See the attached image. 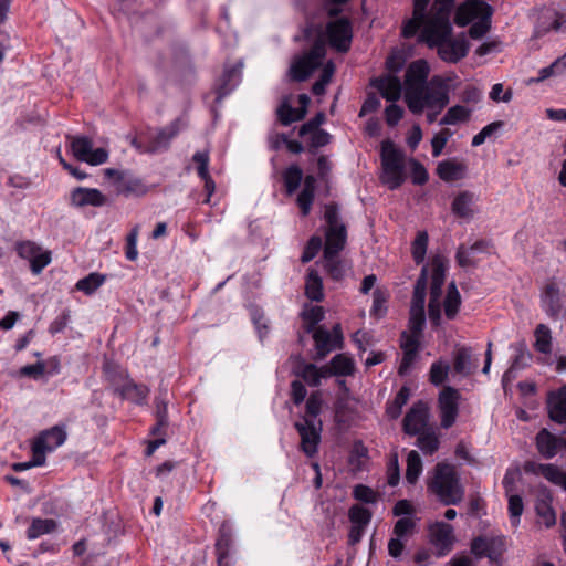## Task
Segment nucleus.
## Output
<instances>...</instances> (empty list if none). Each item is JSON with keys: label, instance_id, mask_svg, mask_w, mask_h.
I'll use <instances>...</instances> for the list:
<instances>
[{"label": "nucleus", "instance_id": "obj_1", "mask_svg": "<svg viewBox=\"0 0 566 566\" xmlns=\"http://www.w3.org/2000/svg\"><path fill=\"white\" fill-rule=\"evenodd\" d=\"M455 0H434L431 10L426 15L418 30V42L424 43L429 49L441 44L449 35H452L450 21Z\"/></svg>", "mask_w": 566, "mask_h": 566}, {"label": "nucleus", "instance_id": "obj_2", "mask_svg": "<svg viewBox=\"0 0 566 566\" xmlns=\"http://www.w3.org/2000/svg\"><path fill=\"white\" fill-rule=\"evenodd\" d=\"M427 488L446 506L460 504L465 495V488L457 468L447 462L436 464Z\"/></svg>", "mask_w": 566, "mask_h": 566}, {"label": "nucleus", "instance_id": "obj_3", "mask_svg": "<svg viewBox=\"0 0 566 566\" xmlns=\"http://www.w3.org/2000/svg\"><path fill=\"white\" fill-rule=\"evenodd\" d=\"M416 99L407 98L406 104L412 114H421L424 108L441 112L450 102L449 78L434 75L416 93Z\"/></svg>", "mask_w": 566, "mask_h": 566}, {"label": "nucleus", "instance_id": "obj_4", "mask_svg": "<svg viewBox=\"0 0 566 566\" xmlns=\"http://www.w3.org/2000/svg\"><path fill=\"white\" fill-rule=\"evenodd\" d=\"M493 8L481 0H469L458 7L454 14V23L458 27H465L475 21L469 29V35L472 39H481L491 29V18Z\"/></svg>", "mask_w": 566, "mask_h": 566}, {"label": "nucleus", "instance_id": "obj_5", "mask_svg": "<svg viewBox=\"0 0 566 566\" xmlns=\"http://www.w3.org/2000/svg\"><path fill=\"white\" fill-rule=\"evenodd\" d=\"M325 55V39L319 34L308 51L293 59L290 66L291 78L296 82L306 81L322 65Z\"/></svg>", "mask_w": 566, "mask_h": 566}, {"label": "nucleus", "instance_id": "obj_6", "mask_svg": "<svg viewBox=\"0 0 566 566\" xmlns=\"http://www.w3.org/2000/svg\"><path fill=\"white\" fill-rule=\"evenodd\" d=\"M381 181L389 189H396L405 180L403 175V154L389 140L381 145Z\"/></svg>", "mask_w": 566, "mask_h": 566}, {"label": "nucleus", "instance_id": "obj_7", "mask_svg": "<svg viewBox=\"0 0 566 566\" xmlns=\"http://www.w3.org/2000/svg\"><path fill=\"white\" fill-rule=\"evenodd\" d=\"M325 244L323 256H337L344 250L347 230L338 214H324Z\"/></svg>", "mask_w": 566, "mask_h": 566}, {"label": "nucleus", "instance_id": "obj_8", "mask_svg": "<svg viewBox=\"0 0 566 566\" xmlns=\"http://www.w3.org/2000/svg\"><path fill=\"white\" fill-rule=\"evenodd\" d=\"M104 176L118 195L142 196L147 192L146 185L138 178L127 171H120L114 168H106Z\"/></svg>", "mask_w": 566, "mask_h": 566}, {"label": "nucleus", "instance_id": "obj_9", "mask_svg": "<svg viewBox=\"0 0 566 566\" xmlns=\"http://www.w3.org/2000/svg\"><path fill=\"white\" fill-rule=\"evenodd\" d=\"M301 442L300 449L307 458H314L318 453V447L322 440L323 422L297 420L294 422Z\"/></svg>", "mask_w": 566, "mask_h": 566}, {"label": "nucleus", "instance_id": "obj_10", "mask_svg": "<svg viewBox=\"0 0 566 566\" xmlns=\"http://www.w3.org/2000/svg\"><path fill=\"white\" fill-rule=\"evenodd\" d=\"M312 333L315 342V360H322L332 350L342 347L343 334L339 325L334 326L332 333L323 326H318Z\"/></svg>", "mask_w": 566, "mask_h": 566}, {"label": "nucleus", "instance_id": "obj_11", "mask_svg": "<svg viewBox=\"0 0 566 566\" xmlns=\"http://www.w3.org/2000/svg\"><path fill=\"white\" fill-rule=\"evenodd\" d=\"M429 72L426 60H417L408 65L405 73V101L409 97L416 99V93L429 82Z\"/></svg>", "mask_w": 566, "mask_h": 566}, {"label": "nucleus", "instance_id": "obj_12", "mask_svg": "<svg viewBox=\"0 0 566 566\" xmlns=\"http://www.w3.org/2000/svg\"><path fill=\"white\" fill-rule=\"evenodd\" d=\"M460 392L450 386L442 389L438 398L440 409L441 427L443 429L451 428L459 413Z\"/></svg>", "mask_w": 566, "mask_h": 566}, {"label": "nucleus", "instance_id": "obj_13", "mask_svg": "<svg viewBox=\"0 0 566 566\" xmlns=\"http://www.w3.org/2000/svg\"><path fill=\"white\" fill-rule=\"evenodd\" d=\"M326 35L332 48L338 52H347L353 38L350 21L346 18H340L327 23Z\"/></svg>", "mask_w": 566, "mask_h": 566}, {"label": "nucleus", "instance_id": "obj_14", "mask_svg": "<svg viewBox=\"0 0 566 566\" xmlns=\"http://www.w3.org/2000/svg\"><path fill=\"white\" fill-rule=\"evenodd\" d=\"M434 49H437L438 56L443 62L455 64L467 56L470 45L464 33H461L457 38L449 35Z\"/></svg>", "mask_w": 566, "mask_h": 566}, {"label": "nucleus", "instance_id": "obj_15", "mask_svg": "<svg viewBox=\"0 0 566 566\" xmlns=\"http://www.w3.org/2000/svg\"><path fill=\"white\" fill-rule=\"evenodd\" d=\"M15 251L20 258L30 262V269L33 274H40L51 262V253L49 251H41V248L32 241L18 242Z\"/></svg>", "mask_w": 566, "mask_h": 566}, {"label": "nucleus", "instance_id": "obj_16", "mask_svg": "<svg viewBox=\"0 0 566 566\" xmlns=\"http://www.w3.org/2000/svg\"><path fill=\"white\" fill-rule=\"evenodd\" d=\"M73 156L92 166H98L107 161L108 151L105 148L93 149L88 137H73Z\"/></svg>", "mask_w": 566, "mask_h": 566}, {"label": "nucleus", "instance_id": "obj_17", "mask_svg": "<svg viewBox=\"0 0 566 566\" xmlns=\"http://www.w3.org/2000/svg\"><path fill=\"white\" fill-rule=\"evenodd\" d=\"M66 440V432L63 427L54 426L42 431L32 444V452L45 457L46 452H51Z\"/></svg>", "mask_w": 566, "mask_h": 566}, {"label": "nucleus", "instance_id": "obj_18", "mask_svg": "<svg viewBox=\"0 0 566 566\" xmlns=\"http://www.w3.org/2000/svg\"><path fill=\"white\" fill-rule=\"evenodd\" d=\"M186 125L187 123L182 118H176L168 126L159 129L154 136L149 137L147 150L149 153L166 150L171 139H174Z\"/></svg>", "mask_w": 566, "mask_h": 566}, {"label": "nucleus", "instance_id": "obj_19", "mask_svg": "<svg viewBox=\"0 0 566 566\" xmlns=\"http://www.w3.org/2000/svg\"><path fill=\"white\" fill-rule=\"evenodd\" d=\"M429 418L428 407L424 402H416L403 418V431L409 436H419L424 432Z\"/></svg>", "mask_w": 566, "mask_h": 566}, {"label": "nucleus", "instance_id": "obj_20", "mask_svg": "<svg viewBox=\"0 0 566 566\" xmlns=\"http://www.w3.org/2000/svg\"><path fill=\"white\" fill-rule=\"evenodd\" d=\"M542 308L552 319H558L562 313L560 290L554 282L547 283L541 295Z\"/></svg>", "mask_w": 566, "mask_h": 566}, {"label": "nucleus", "instance_id": "obj_21", "mask_svg": "<svg viewBox=\"0 0 566 566\" xmlns=\"http://www.w3.org/2000/svg\"><path fill=\"white\" fill-rule=\"evenodd\" d=\"M431 542L438 548V555L444 556L453 545V527L444 522H438L430 531Z\"/></svg>", "mask_w": 566, "mask_h": 566}, {"label": "nucleus", "instance_id": "obj_22", "mask_svg": "<svg viewBox=\"0 0 566 566\" xmlns=\"http://www.w3.org/2000/svg\"><path fill=\"white\" fill-rule=\"evenodd\" d=\"M429 2L430 0H413L412 17L403 22L401 30V35L405 39L413 38L418 33L426 15L429 14L427 13Z\"/></svg>", "mask_w": 566, "mask_h": 566}, {"label": "nucleus", "instance_id": "obj_23", "mask_svg": "<svg viewBox=\"0 0 566 566\" xmlns=\"http://www.w3.org/2000/svg\"><path fill=\"white\" fill-rule=\"evenodd\" d=\"M371 85L389 102H396L401 96V82L397 76L387 75L374 78Z\"/></svg>", "mask_w": 566, "mask_h": 566}, {"label": "nucleus", "instance_id": "obj_24", "mask_svg": "<svg viewBox=\"0 0 566 566\" xmlns=\"http://www.w3.org/2000/svg\"><path fill=\"white\" fill-rule=\"evenodd\" d=\"M535 440L539 454L545 459L554 458L562 446V438L556 437L546 428L537 432Z\"/></svg>", "mask_w": 566, "mask_h": 566}, {"label": "nucleus", "instance_id": "obj_25", "mask_svg": "<svg viewBox=\"0 0 566 566\" xmlns=\"http://www.w3.org/2000/svg\"><path fill=\"white\" fill-rule=\"evenodd\" d=\"M532 361V354L528 350L525 343H518L515 346V356L511 363V366L503 375V381H510L516 378L520 370L524 369Z\"/></svg>", "mask_w": 566, "mask_h": 566}, {"label": "nucleus", "instance_id": "obj_26", "mask_svg": "<svg viewBox=\"0 0 566 566\" xmlns=\"http://www.w3.org/2000/svg\"><path fill=\"white\" fill-rule=\"evenodd\" d=\"M478 368V359L472 358L471 347H459L453 355V370L462 376L471 375Z\"/></svg>", "mask_w": 566, "mask_h": 566}, {"label": "nucleus", "instance_id": "obj_27", "mask_svg": "<svg viewBox=\"0 0 566 566\" xmlns=\"http://www.w3.org/2000/svg\"><path fill=\"white\" fill-rule=\"evenodd\" d=\"M240 77V67L233 66L231 69H226L223 74L218 81L216 93V102L221 103L222 99L229 95L235 85L239 83Z\"/></svg>", "mask_w": 566, "mask_h": 566}, {"label": "nucleus", "instance_id": "obj_28", "mask_svg": "<svg viewBox=\"0 0 566 566\" xmlns=\"http://www.w3.org/2000/svg\"><path fill=\"white\" fill-rule=\"evenodd\" d=\"M524 469L527 473L542 475L553 484L558 485L564 473L557 465L552 463L526 462Z\"/></svg>", "mask_w": 566, "mask_h": 566}, {"label": "nucleus", "instance_id": "obj_29", "mask_svg": "<svg viewBox=\"0 0 566 566\" xmlns=\"http://www.w3.org/2000/svg\"><path fill=\"white\" fill-rule=\"evenodd\" d=\"M465 171L467 166L454 159L442 160L437 167V175L440 179L447 182L462 179L465 175Z\"/></svg>", "mask_w": 566, "mask_h": 566}, {"label": "nucleus", "instance_id": "obj_30", "mask_svg": "<svg viewBox=\"0 0 566 566\" xmlns=\"http://www.w3.org/2000/svg\"><path fill=\"white\" fill-rule=\"evenodd\" d=\"M114 391L123 399L129 400L137 405H142L149 392L146 386L137 385L132 380H126L122 386L116 387Z\"/></svg>", "mask_w": 566, "mask_h": 566}, {"label": "nucleus", "instance_id": "obj_31", "mask_svg": "<svg viewBox=\"0 0 566 566\" xmlns=\"http://www.w3.org/2000/svg\"><path fill=\"white\" fill-rule=\"evenodd\" d=\"M428 285V268L421 269L420 275L416 281L412 292L410 311L424 312L426 294Z\"/></svg>", "mask_w": 566, "mask_h": 566}, {"label": "nucleus", "instance_id": "obj_32", "mask_svg": "<svg viewBox=\"0 0 566 566\" xmlns=\"http://www.w3.org/2000/svg\"><path fill=\"white\" fill-rule=\"evenodd\" d=\"M488 248V242L484 240H479L474 242L472 245L467 247L461 244L455 254V259L458 264L461 268H468L474 264L473 256L475 253L485 252Z\"/></svg>", "mask_w": 566, "mask_h": 566}, {"label": "nucleus", "instance_id": "obj_33", "mask_svg": "<svg viewBox=\"0 0 566 566\" xmlns=\"http://www.w3.org/2000/svg\"><path fill=\"white\" fill-rule=\"evenodd\" d=\"M57 528V523L53 518L34 517L27 530V538L35 539L42 535L54 533Z\"/></svg>", "mask_w": 566, "mask_h": 566}, {"label": "nucleus", "instance_id": "obj_34", "mask_svg": "<svg viewBox=\"0 0 566 566\" xmlns=\"http://www.w3.org/2000/svg\"><path fill=\"white\" fill-rule=\"evenodd\" d=\"M305 295L314 302H321L324 298L323 281L318 272L310 269L305 282Z\"/></svg>", "mask_w": 566, "mask_h": 566}, {"label": "nucleus", "instance_id": "obj_35", "mask_svg": "<svg viewBox=\"0 0 566 566\" xmlns=\"http://www.w3.org/2000/svg\"><path fill=\"white\" fill-rule=\"evenodd\" d=\"M106 201L105 196L97 189L78 188L73 191V203L78 206L92 205L99 207Z\"/></svg>", "mask_w": 566, "mask_h": 566}, {"label": "nucleus", "instance_id": "obj_36", "mask_svg": "<svg viewBox=\"0 0 566 566\" xmlns=\"http://www.w3.org/2000/svg\"><path fill=\"white\" fill-rule=\"evenodd\" d=\"M461 306V295L454 282L448 285L447 295L443 301V311L448 319H454Z\"/></svg>", "mask_w": 566, "mask_h": 566}, {"label": "nucleus", "instance_id": "obj_37", "mask_svg": "<svg viewBox=\"0 0 566 566\" xmlns=\"http://www.w3.org/2000/svg\"><path fill=\"white\" fill-rule=\"evenodd\" d=\"M323 409V396L321 391H313L305 402V413L300 420L317 422Z\"/></svg>", "mask_w": 566, "mask_h": 566}, {"label": "nucleus", "instance_id": "obj_38", "mask_svg": "<svg viewBox=\"0 0 566 566\" xmlns=\"http://www.w3.org/2000/svg\"><path fill=\"white\" fill-rule=\"evenodd\" d=\"M156 405V424L151 428L150 432L151 434H160L163 430H165L169 422H168V401L166 397H163L159 395L155 399Z\"/></svg>", "mask_w": 566, "mask_h": 566}, {"label": "nucleus", "instance_id": "obj_39", "mask_svg": "<svg viewBox=\"0 0 566 566\" xmlns=\"http://www.w3.org/2000/svg\"><path fill=\"white\" fill-rule=\"evenodd\" d=\"M192 160H193V163H196L198 165V167H197L198 175L202 180H205L206 189L209 192H212L214 189V182L211 179V177L209 175V169H208L209 168V151L208 150L197 151L192 156Z\"/></svg>", "mask_w": 566, "mask_h": 566}, {"label": "nucleus", "instance_id": "obj_40", "mask_svg": "<svg viewBox=\"0 0 566 566\" xmlns=\"http://www.w3.org/2000/svg\"><path fill=\"white\" fill-rule=\"evenodd\" d=\"M315 184L316 180L313 176L308 175L304 179V186L301 192L297 196V205L302 212H308L315 193Z\"/></svg>", "mask_w": 566, "mask_h": 566}, {"label": "nucleus", "instance_id": "obj_41", "mask_svg": "<svg viewBox=\"0 0 566 566\" xmlns=\"http://www.w3.org/2000/svg\"><path fill=\"white\" fill-rule=\"evenodd\" d=\"M410 397V389L407 386H402L396 394L392 401H389L386 407V413L390 419H397L402 412L403 406L408 402Z\"/></svg>", "mask_w": 566, "mask_h": 566}, {"label": "nucleus", "instance_id": "obj_42", "mask_svg": "<svg viewBox=\"0 0 566 566\" xmlns=\"http://www.w3.org/2000/svg\"><path fill=\"white\" fill-rule=\"evenodd\" d=\"M106 275L98 272H92L85 277L78 280L75 289L83 292L85 295H92L96 290L104 284Z\"/></svg>", "mask_w": 566, "mask_h": 566}, {"label": "nucleus", "instance_id": "obj_43", "mask_svg": "<svg viewBox=\"0 0 566 566\" xmlns=\"http://www.w3.org/2000/svg\"><path fill=\"white\" fill-rule=\"evenodd\" d=\"M479 197L471 191L460 192L452 202V212H473L478 209Z\"/></svg>", "mask_w": 566, "mask_h": 566}, {"label": "nucleus", "instance_id": "obj_44", "mask_svg": "<svg viewBox=\"0 0 566 566\" xmlns=\"http://www.w3.org/2000/svg\"><path fill=\"white\" fill-rule=\"evenodd\" d=\"M295 375L301 377L304 382L311 387H318L321 385L322 375L315 364L302 363L295 370Z\"/></svg>", "mask_w": 566, "mask_h": 566}, {"label": "nucleus", "instance_id": "obj_45", "mask_svg": "<svg viewBox=\"0 0 566 566\" xmlns=\"http://www.w3.org/2000/svg\"><path fill=\"white\" fill-rule=\"evenodd\" d=\"M535 349L541 354H551L552 352V334L551 329L545 324H538L534 331Z\"/></svg>", "mask_w": 566, "mask_h": 566}, {"label": "nucleus", "instance_id": "obj_46", "mask_svg": "<svg viewBox=\"0 0 566 566\" xmlns=\"http://www.w3.org/2000/svg\"><path fill=\"white\" fill-rule=\"evenodd\" d=\"M324 259V270L327 275L336 282L342 281L346 275V265L344 261L337 256H323Z\"/></svg>", "mask_w": 566, "mask_h": 566}, {"label": "nucleus", "instance_id": "obj_47", "mask_svg": "<svg viewBox=\"0 0 566 566\" xmlns=\"http://www.w3.org/2000/svg\"><path fill=\"white\" fill-rule=\"evenodd\" d=\"M332 373L335 376H350L355 371V363L353 358L348 357L345 354L335 355L332 360Z\"/></svg>", "mask_w": 566, "mask_h": 566}, {"label": "nucleus", "instance_id": "obj_48", "mask_svg": "<svg viewBox=\"0 0 566 566\" xmlns=\"http://www.w3.org/2000/svg\"><path fill=\"white\" fill-rule=\"evenodd\" d=\"M306 111L292 107L289 103H282L277 108V117L282 125L289 126L305 117Z\"/></svg>", "mask_w": 566, "mask_h": 566}, {"label": "nucleus", "instance_id": "obj_49", "mask_svg": "<svg viewBox=\"0 0 566 566\" xmlns=\"http://www.w3.org/2000/svg\"><path fill=\"white\" fill-rule=\"evenodd\" d=\"M566 70V53L556 59L551 65L543 67L538 71V77L531 78L530 83H539L546 78L564 73Z\"/></svg>", "mask_w": 566, "mask_h": 566}, {"label": "nucleus", "instance_id": "obj_50", "mask_svg": "<svg viewBox=\"0 0 566 566\" xmlns=\"http://www.w3.org/2000/svg\"><path fill=\"white\" fill-rule=\"evenodd\" d=\"M283 182L286 192L292 195L300 187L303 179V171L297 165H291L283 171Z\"/></svg>", "mask_w": 566, "mask_h": 566}, {"label": "nucleus", "instance_id": "obj_51", "mask_svg": "<svg viewBox=\"0 0 566 566\" xmlns=\"http://www.w3.org/2000/svg\"><path fill=\"white\" fill-rule=\"evenodd\" d=\"M422 472V460L420 454L412 450L407 457L406 480L410 484H415Z\"/></svg>", "mask_w": 566, "mask_h": 566}, {"label": "nucleus", "instance_id": "obj_52", "mask_svg": "<svg viewBox=\"0 0 566 566\" xmlns=\"http://www.w3.org/2000/svg\"><path fill=\"white\" fill-rule=\"evenodd\" d=\"M471 116V109L462 106V105H454L450 107L446 115L441 118L440 125H455L461 122L469 120Z\"/></svg>", "mask_w": 566, "mask_h": 566}, {"label": "nucleus", "instance_id": "obj_53", "mask_svg": "<svg viewBox=\"0 0 566 566\" xmlns=\"http://www.w3.org/2000/svg\"><path fill=\"white\" fill-rule=\"evenodd\" d=\"M488 552L485 555L491 562L500 564L502 555L506 549V541L504 536H496L489 539Z\"/></svg>", "mask_w": 566, "mask_h": 566}, {"label": "nucleus", "instance_id": "obj_54", "mask_svg": "<svg viewBox=\"0 0 566 566\" xmlns=\"http://www.w3.org/2000/svg\"><path fill=\"white\" fill-rule=\"evenodd\" d=\"M439 438L433 431H424L418 436L417 446L424 454H433L439 449Z\"/></svg>", "mask_w": 566, "mask_h": 566}, {"label": "nucleus", "instance_id": "obj_55", "mask_svg": "<svg viewBox=\"0 0 566 566\" xmlns=\"http://www.w3.org/2000/svg\"><path fill=\"white\" fill-rule=\"evenodd\" d=\"M428 240V233L426 231H419L412 242V258L418 265L423 263L426 259Z\"/></svg>", "mask_w": 566, "mask_h": 566}, {"label": "nucleus", "instance_id": "obj_56", "mask_svg": "<svg viewBox=\"0 0 566 566\" xmlns=\"http://www.w3.org/2000/svg\"><path fill=\"white\" fill-rule=\"evenodd\" d=\"M324 310L322 306H312L311 308L304 311L302 313V317L306 323L305 332L312 333L317 327L316 325L324 319Z\"/></svg>", "mask_w": 566, "mask_h": 566}, {"label": "nucleus", "instance_id": "obj_57", "mask_svg": "<svg viewBox=\"0 0 566 566\" xmlns=\"http://www.w3.org/2000/svg\"><path fill=\"white\" fill-rule=\"evenodd\" d=\"M334 71L335 66L332 61L324 65L319 78L312 86V92L314 95H322L325 93L326 85L331 82Z\"/></svg>", "mask_w": 566, "mask_h": 566}, {"label": "nucleus", "instance_id": "obj_58", "mask_svg": "<svg viewBox=\"0 0 566 566\" xmlns=\"http://www.w3.org/2000/svg\"><path fill=\"white\" fill-rule=\"evenodd\" d=\"M349 521L353 525L366 527L371 520V512L360 505H353L348 512Z\"/></svg>", "mask_w": 566, "mask_h": 566}, {"label": "nucleus", "instance_id": "obj_59", "mask_svg": "<svg viewBox=\"0 0 566 566\" xmlns=\"http://www.w3.org/2000/svg\"><path fill=\"white\" fill-rule=\"evenodd\" d=\"M524 510L523 500L517 494L509 495V513L510 520L513 527H517L520 524V518Z\"/></svg>", "mask_w": 566, "mask_h": 566}, {"label": "nucleus", "instance_id": "obj_60", "mask_svg": "<svg viewBox=\"0 0 566 566\" xmlns=\"http://www.w3.org/2000/svg\"><path fill=\"white\" fill-rule=\"evenodd\" d=\"M229 543L230 538L226 534H221L216 543L218 566H232L229 560Z\"/></svg>", "mask_w": 566, "mask_h": 566}, {"label": "nucleus", "instance_id": "obj_61", "mask_svg": "<svg viewBox=\"0 0 566 566\" xmlns=\"http://www.w3.org/2000/svg\"><path fill=\"white\" fill-rule=\"evenodd\" d=\"M387 293L380 289H376L373 293V307L370 310V314L376 317H382L386 312V303H387Z\"/></svg>", "mask_w": 566, "mask_h": 566}, {"label": "nucleus", "instance_id": "obj_62", "mask_svg": "<svg viewBox=\"0 0 566 566\" xmlns=\"http://www.w3.org/2000/svg\"><path fill=\"white\" fill-rule=\"evenodd\" d=\"M449 369L447 363L434 361L430 367V381L436 386L442 385L448 377Z\"/></svg>", "mask_w": 566, "mask_h": 566}, {"label": "nucleus", "instance_id": "obj_63", "mask_svg": "<svg viewBox=\"0 0 566 566\" xmlns=\"http://www.w3.org/2000/svg\"><path fill=\"white\" fill-rule=\"evenodd\" d=\"M322 238L318 235H313L304 248V251L301 256L302 263H308L310 261H312L322 249Z\"/></svg>", "mask_w": 566, "mask_h": 566}, {"label": "nucleus", "instance_id": "obj_64", "mask_svg": "<svg viewBox=\"0 0 566 566\" xmlns=\"http://www.w3.org/2000/svg\"><path fill=\"white\" fill-rule=\"evenodd\" d=\"M536 513L543 520L546 527H552L556 523V515L553 507L546 501L536 503Z\"/></svg>", "mask_w": 566, "mask_h": 566}]
</instances>
